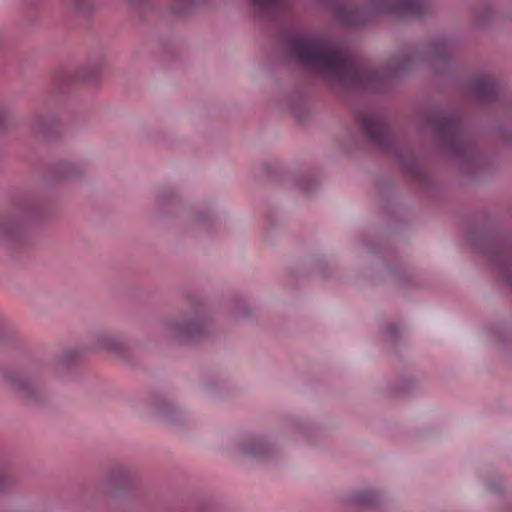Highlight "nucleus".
<instances>
[{"label": "nucleus", "mask_w": 512, "mask_h": 512, "mask_svg": "<svg viewBox=\"0 0 512 512\" xmlns=\"http://www.w3.org/2000/svg\"><path fill=\"white\" fill-rule=\"evenodd\" d=\"M243 452L247 455H262L265 452L264 445L260 442L253 445H246Z\"/></svg>", "instance_id": "nucleus-1"}, {"label": "nucleus", "mask_w": 512, "mask_h": 512, "mask_svg": "<svg viewBox=\"0 0 512 512\" xmlns=\"http://www.w3.org/2000/svg\"><path fill=\"white\" fill-rule=\"evenodd\" d=\"M175 329H178L180 331H187L188 330L187 327H184V326H182L180 324H175Z\"/></svg>", "instance_id": "nucleus-2"}]
</instances>
